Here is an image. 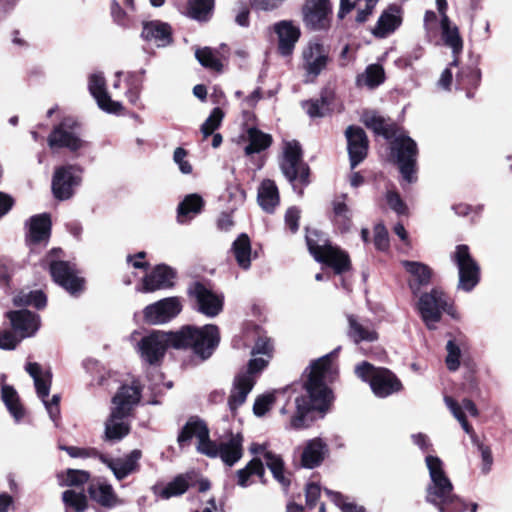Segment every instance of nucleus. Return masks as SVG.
I'll return each mask as SVG.
<instances>
[{
  "mask_svg": "<svg viewBox=\"0 0 512 512\" xmlns=\"http://www.w3.org/2000/svg\"><path fill=\"white\" fill-rule=\"evenodd\" d=\"M213 0H189L188 15L198 21H205L213 9Z\"/></svg>",
  "mask_w": 512,
  "mask_h": 512,
  "instance_id": "nucleus-48",
  "label": "nucleus"
},
{
  "mask_svg": "<svg viewBox=\"0 0 512 512\" xmlns=\"http://www.w3.org/2000/svg\"><path fill=\"white\" fill-rule=\"evenodd\" d=\"M440 26L445 45L452 49L454 58H458V55L463 50V40L458 27L450 21L449 17H444V19L440 21Z\"/></svg>",
  "mask_w": 512,
  "mask_h": 512,
  "instance_id": "nucleus-37",
  "label": "nucleus"
},
{
  "mask_svg": "<svg viewBox=\"0 0 512 512\" xmlns=\"http://www.w3.org/2000/svg\"><path fill=\"white\" fill-rule=\"evenodd\" d=\"M203 206L204 200L199 194L193 193L185 196L177 208L178 222L183 224L190 221L202 211Z\"/></svg>",
  "mask_w": 512,
  "mask_h": 512,
  "instance_id": "nucleus-36",
  "label": "nucleus"
},
{
  "mask_svg": "<svg viewBox=\"0 0 512 512\" xmlns=\"http://www.w3.org/2000/svg\"><path fill=\"white\" fill-rule=\"evenodd\" d=\"M306 242L309 252L316 261L331 266L336 273L349 269L348 255L336 246H332L328 239L317 230H307Z\"/></svg>",
  "mask_w": 512,
  "mask_h": 512,
  "instance_id": "nucleus-5",
  "label": "nucleus"
},
{
  "mask_svg": "<svg viewBox=\"0 0 512 512\" xmlns=\"http://www.w3.org/2000/svg\"><path fill=\"white\" fill-rule=\"evenodd\" d=\"M264 472L262 461L258 458H253L244 468L237 471V483L239 486L245 488L250 485L249 479L251 476L257 475L263 477Z\"/></svg>",
  "mask_w": 512,
  "mask_h": 512,
  "instance_id": "nucleus-47",
  "label": "nucleus"
},
{
  "mask_svg": "<svg viewBox=\"0 0 512 512\" xmlns=\"http://www.w3.org/2000/svg\"><path fill=\"white\" fill-rule=\"evenodd\" d=\"M280 166L283 174L292 183L294 189H296V181L301 184L308 183L309 168L302 161L301 147L298 142L291 141L285 143Z\"/></svg>",
  "mask_w": 512,
  "mask_h": 512,
  "instance_id": "nucleus-10",
  "label": "nucleus"
},
{
  "mask_svg": "<svg viewBox=\"0 0 512 512\" xmlns=\"http://www.w3.org/2000/svg\"><path fill=\"white\" fill-rule=\"evenodd\" d=\"M192 438L197 440L196 450L198 453L212 455L213 452L209 448L213 441L210 439L209 429L203 420L196 417H192L186 422L177 437V442L182 446Z\"/></svg>",
  "mask_w": 512,
  "mask_h": 512,
  "instance_id": "nucleus-16",
  "label": "nucleus"
},
{
  "mask_svg": "<svg viewBox=\"0 0 512 512\" xmlns=\"http://www.w3.org/2000/svg\"><path fill=\"white\" fill-rule=\"evenodd\" d=\"M363 122L376 134L382 135L386 139L391 138L395 134L393 126L376 113H365L363 115Z\"/></svg>",
  "mask_w": 512,
  "mask_h": 512,
  "instance_id": "nucleus-46",
  "label": "nucleus"
},
{
  "mask_svg": "<svg viewBox=\"0 0 512 512\" xmlns=\"http://www.w3.org/2000/svg\"><path fill=\"white\" fill-rule=\"evenodd\" d=\"M20 341V337L18 338L12 331L0 330V349L14 350Z\"/></svg>",
  "mask_w": 512,
  "mask_h": 512,
  "instance_id": "nucleus-58",
  "label": "nucleus"
},
{
  "mask_svg": "<svg viewBox=\"0 0 512 512\" xmlns=\"http://www.w3.org/2000/svg\"><path fill=\"white\" fill-rule=\"evenodd\" d=\"M457 66H458V58H454L452 60V62L449 64V66L446 69H444V71L440 75V78L438 80V86L440 88H442L444 90L450 89V86L452 83V78H453L452 68L457 67Z\"/></svg>",
  "mask_w": 512,
  "mask_h": 512,
  "instance_id": "nucleus-61",
  "label": "nucleus"
},
{
  "mask_svg": "<svg viewBox=\"0 0 512 512\" xmlns=\"http://www.w3.org/2000/svg\"><path fill=\"white\" fill-rule=\"evenodd\" d=\"M446 350V365L450 371H456L460 366V348L453 340H449L446 345Z\"/></svg>",
  "mask_w": 512,
  "mask_h": 512,
  "instance_id": "nucleus-54",
  "label": "nucleus"
},
{
  "mask_svg": "<svg viewBox=\"0 0 512 512\" xmlns=\"http://www.w3.org/2000/svg\"><path fill=\"white\" fill-rule=\"evenodd\" d=\"M347 149L351 168H355L362 162L368 151V139L364 130L358 126H349L345 131Z\"/></svg>",
  "mask_w": 512,
  "mask_h": 512,
  "instance_id": "nucleus-23",
  "label": "nucleus"
},
{
  "mask_svg": "<svg viewBox=\"0 0 512 512\" xmlns=\"http://www.w3.org/2000/svg\"><path fill=\"white\" fill-rule=\"evenodd\" d=\"M417 309L428 329H435L441 320L442 313L447 312L455 317L452 307L449 306L446 295L439 289H432L420 296Z\"/></svg>",
  "mask_w": 512,
  "mask_h": 512,
  "instance_id": "nucleus-7",
  "label": "nucleus"
},
{
  "mask_svg": "<svg viewBox=\"0 0 512 512\" xmlns=\"http://www.w3.org/2000/svg\"><path fill=\"white\" fill-rule=\"evenodd\" d=\"M187 152L185 149L178 147L173 154V160L178 165L179 170L183 174H190L192 172L191 164L186 160Z\"/></svg>",
  "mask_w": 512,
  "mask_h": 512,
  "instance_id": "nucleus-59",
  "label": "nucleus"
},
{
  "mask_svg": "<svg viewBox=\"0 0 512 512\" xmlns=\"http://www.w3.org/2000/svg\"><path fill=\"white\" fill-rule=\"evenodd\" d=\"M247 140L249 143L244 149L246 155L260 153L272 143V137L257 128H249L247 130Z\"/></svg>",
  "mask_w": 512,
  "mask_h": 512,
  "instance_id": "nucleus-41",
  "label": "nucleus"
},
{
  "mask_svg": "<svg viewBox=\"0 0 512 512\" xmlns=\"http://www.w3.org/2000/svg\"><path fill=\"white\" fill-rule=\"evenodd\" d=\"M182 310V303L178 297L161 299L145 307L144 319L152 325L164 324L176 317Z\"/></svg>",
  "mask_w": 512,
  "mask_h": 512,
  "instance_id": "nucleus-19",
  "label": "nucleus"
},
{
  "mask_svg": "<svg viewBox=\"0 0 512 512\" xmlns=\"http://www.w3.org/2000/svg\"><path fill=\"white\" fill-rule=\"evenodd\" d=\"M6 316L20 339L34 336L40 327L39 315L28 310L10 311Z\"/></svg>",
  "mask_w": 512,
  "mask_h": 512,
  "instance_id": "nucleus-24",
  "label": "nucleus"
},
{
  "mask_svg": "<svg viewBox=\"0 0 512 512\" xmlns=\"http://www.w3.org/2000/svg\"><path fill=\"white\" fill-rule=\"evenodd\" d=\"M425 463L431 480L427 487V502L434 505L439 512L465 511L466 504L453 494V485L444 471L442 460L428 455Z\"/></svg>",
  "mask_w": 512,
  "mask_h": 512,
  "instance_id": "nucleus-4",
  "label": "nucleus"
},
{
  "mask_svg": "<svg viewBox=\"0 0 512 512\" xmlns=\"http://www.w3.org/2000/svg\"><path fill=\"white\" fill-rule=\"evenodd\" d=\"M195 57L199 63L206 68L215 71H220L222 68L221 61L216 56L215 52L209 47L196 49Z\"/></svg>",
  "mask_w": 512,
  "mask_h": 512,
  "instance_id": "nucleus-49",
  "label": "nucleus"
},
{
  "mask_svg": "<svg viewBox=\"0 0 512 512\" xmlns=\"http://www.w3.org/2000/svg\"><path fill=\"white\" fill-rule=\"evenodd\" d=\"M402 265L411 276L409 287L414 295L430 283L432 271L427 265L414 261H402Z\"/></svg>",
  "mask_w": 512,
  "mask_h": 512,
  "instance_id": "nucleus-31",
  "label": "nucleus"
},
{
  "mask_svg": "<svg viewBox=\"0 0 512 512\" xmlns=\"http://www.w3.org/2000/svg\"><path fill=\"white\" fill-rule=\"evenodd\" d=\"M274 32L278 36V50L282 56L292 54L300 37V29L292 21L283 20L274 25Z\"/></svg>",
  "mask_w": 512,
  "mask_h": 512,
  "instance_id": "nucleus-26",
  "label": "nucleus"
},
{
  "mask_svg": "<svg viewBox=\"0 0 512 512\" xmlns=\"http://www.w3.org/2000/svg\"><path fill=\"white\" fill-rule=\"evenodd\" d=\"M89 480V473L84 470L69 469L62 484L65 486H81Z\"/></svg>",
  "mask_w": 512,
  "mask_h": 512,
  "instance_id": "nucleus-56",
  "label": "nucleus"
},
{
  "mask_svg": "<svg viewBox=\"0 0 512 512\" xmlns=\"http://www.w3.org/2000/svg\"><path fill=\"white\" fill-rule=\"evenodd\" d=\"M243 436L241 433H231L222 438L217 444L215 441L210 446L212 455L209 458L219 457L229 467L235 465L243 456Z\"/></svg>",
  "mask_w": 512,
  "mask_h": 512,
  "instance_id": "nucleus-17",
  "label": "nucleus"
},
{
  "mask_svg": "<svg viewBox=\"0 0 512 512\" xmlns=\"http://www.w3.org/2000/svg\"><path fill=\"white\" fill-rule=\"evenodd\" d=\"M174 271L166 265L156 266L143 279V284L138 291L153 292L160 289H166L173 286Z\"/></svg>",
  "mask_w": 512,
  "mask_h": 512,
  "instance_id": "nucleus-28",
  "label": "nucleus"
},
{
  "mask_svg": "<svg viewBox=\"0 0 512 512\" xmlns=\"http://www.w3.org/2000/svg\"><path fill=\"white\" fill-rule=\"evenodd\" d=\"M189 487L188 479L184 475H178L171 482L166 485L156 484L152 487L154 495L162 498L169 499L184 494Z\"/></svg>",
  "mask_w": 512,
  "mask_h": 512,
  "instance_id": "nucleus-39",
  "label": "nucleus"
},
{
  "mask_svg": "<svg viewBox=\"0 0 512 512\" xmlns=\"http://www.w3.org/2000/svg\"><path fill=\"white\" fill-rule=\"evenodd\" d=\"M89 494L102 506L112 507L117 504V497L110 484L98 482L90 485Z\"/></svg>",
  "mask_w": 512,
  "mask_h": 512,
  "instance_id": "nucleus-42",
  "label": "nucleus"
},
{
  "mask_svg": "<svg viewBox=\"0 0 512 512\" xmlns=\"http://www.w3.org/2000/svg\"><path fill=\"white\" fill-rule=\"evenodd\" d=\"M51 221L47 214L31 217L28 241L32 244L47 242L50 236Z\"/></svg>",
  "mask_w": 512,
  "mask_h": 512,
  "instance_id": "nucleus-35",
  "label": "nucleus"
},
{
  "mask_svg": "<svg viewBox=\"0 0 512 512\" xmlns=\"http://www.w3.org/2000/svg\"><path fill=\"white\" fill-rule=\"evenodd\" d=\"M1 394L2 400L9 413L13 416L16 422H19L24 417L25 412L16 390L12 386L3 385Z\"/></svg>",
  "mask_w": 512,
  "mask_h": 512,
  "instance_id": "nucleus-43",
  "label": "nucleus"
},
{
  "mask_svg": "<svg viewBox=\"0 0 512 512\" xmlns=\"http://www.w3.org/2000/svg\"><path fill=\"white\" fill-rule=\"evenodd\" d=\"M268 365V361L262 358L251 359L246 371L237 375L234 386L228 399V405L231 411H235L241 406L247 395L251 392L255 384V375L262 371Z\"/></svg>",
  "mask_w": 512,
  "mask_h": 512,
  "instance_id": "nucleus-8",
  "label": "nucleus"
},
{
  "mask_svg": "<svg viewBox=\"0 0 512 512\" xmlns=\"http://www.w3.org/2000/svg\"><path fill=\"white\" fill-rule=\"evenodd\" d=\"M13 301L17 306L33 305L39 309L46 305V296L41 291L21 292L14 297Z\"/></svg>",
  "mask_w": 512,
  "mask_h": 512,
  "instance_id": "nucleus-50",
  "label": "nucleus"
},
{
  "mask_svg": "<svg viewBox=\"0 0 512 512\" xmlns=\"http://www.w3.org/2000/svg\"><path fill=\"white\" fill-rule=\"evenodd\" d=\"M334 224L341 232H347L351 227V210L345 203V196L333 202Z\"/></svg>",
  "mask_w": 512,
  "mask_h": 512,
  "instance_id": "nucleus-45",
  "label": "nucleus"
},
{
  "mask_svg": "<svg viewBox=\"0 0 512 512\" xmlns=\"http://www.w3.org/2000/svg\"><path fill=\"white\" fill-rule=\"evenodd\" d=\"M78 122L72 117L64 118L59 125L55 126L48 137L50 148H67L76 152L85 147L86 142L76 132Z\"/></svg>",
  "mask_w": 512,
  "mask_h": 512,
  "instance_id": "nucleus-13",
  "label": "nucleus"
},
{
  "mask_svg": "<svg viewBox=\"0 0 512 512\" xmlns=\"http://www.w3.org/2000/svg\"><path fill=\"white\" fill-rule=\"evenodd\" d=\"M452 260L459 271L458 287L464 291H471L479 282L480 268L472 258L467 245H458L452 254Z\"/></svg>",
  "mask_w": 512,
  "mask_h": 512,
  "instance_id": "nucleus-12",
  "label": "nucleus"
},
{
  "mask_svg": "<svg viewBox=\"0 0 512 512\" xmlns=\"http://www.w3.org/2000/svg\"><path fill=\"white\" fill-rule=\"evenodd\" d=\"M62 500L66 506L73 508L77 512L84 511L87 506L85 495L81 492H75L74 490L64 491Z\"/></svg>",
  "mask_w": 512,
  "mask_h": 512,
  "instance_id": "nucleus-52",
  "label": "nucleus"
},
{
  "mask_svg": "<svg viewBox=\"0 0 512 512\" xmlns=\"http://www.w3.org/2000/svg\"><path fill=\"white\" fill-rule=\"evenodd\" d=\"M50 273L53 280L71 295H77L83 291L84 279L78 275L74 265L65 261H52Z\"/></svg>",
  "mask_w": 512,
  "mask_h": 512,
  "instance_id": "nucleus-18",
  "label": "nucleus"
},
{
  "mask_svg": "<svg viewBox=\"0 0 512 512\" xmlns=\"http://www.w3.org/2000/svg\"><path fill=\"white\" fill-rule=\"evenodd\" d=\"M385 72L381 65L371 64L367 66L365 71L358 75L356 83L358 86H365L373 89L384 82Z\"/></svg>",
  "mask_w": 512,
  "mask_h": 512,
  "instance_id": "nucleus-44",
  "label": "nucleus"
},
{
  "mask_svg": "<svg viewBox=\"0 0 512 512\" xmlns=\"http://www.w3.org/2000/svg\"><path fill=\"white\" fill-rule=\"evenodd\" d=\"M402 23L400 10L391 6L380 15L376 26L372 29L374 36L385 38L393 33Z\"/></svg>",
  "mask_w": 512,
  "mask_h": 512,
  "instance_id": "nucleus-32",
  "label": "nucleus"
},
{
  "mask_svg": "<svg viewBox=\"0 0 512 512\" xmlns=\"http://www.w3.org/2000/svg\"><path fill=\"white\" fill-rule=\"evenodd\" d=\"M307 81H313L327 66L329 51L317 41H310L302 51Z\"/></svg>",
  "mask_w": 512,
  "mask_h": 512,
  "instance_id": "nucleus-20",
  "label": "nucleus"
},
{
  "mask_svg": "<svg viewBox=\"0 0 512 512\" xmlns=\"http://www.w3.org/2000/svg\"><path fill=\"white\" fill-rule=\"evenodd\" d=\"M224 118V112L221 108L216 107L212 110L208 118L201 126V133L204 138L212 135L217 130Z\"/></svg>",
  "mask_w": 512,
  "mask_h": 512,
  "instance_id": "nucleus-51",
  "label": "nucleus"
},
{
  "mask_svg": "<svg viewBox=\"0 0 512 512\" xmlns=\"http://www.w3.org/2000/svg\"><path fill=\"white\" fill-rule=\"evenodd\" d=\"M88 87L101 110L111 114L121 112L123 106L120 102L112 100L108 95L106 81L102 73H93L89 77Z\"/></svg>",
  "mask_w": 512,
  "mask_h": 512,
  "instance_id": "nucleus-22",
  "label": "nucleus"
},
{
  "mask_svg": "<svg viewBox=\"0 0 512 512\" xmlns=\"http://www.w3.org/2000/svg\"><path fill=\"white\" fill-rule=\"evenodd\" d=\"M324 100H312L303 103V108L310 117H321L323 116Z\"/></svg>",
  "mask_w": 512,
  "mask_h": 512,
  "instance_id": "nucleus-63",
  "label": "nucleus"
},
{
  "mask_svg": "<svg viewBox=\"0 0 512 512\" xmlns=\"http://www.w3.org/2000/svg\"><path fill=\"white\" fill-rule=\"evenodd\" d=\"M338 349L317 359L310 366L308 380L305 383L307 396L295 399L297 413L290 421L293 429L304 428L305 415L311 410L324 411L332 400L328 383L335 380L338 369L334 362Z\"/></svg>",
  "mask_w": 512,
  "mask_h": 512,
  "instance_id": "nucleus-2",
  "label": "nucleus"
},
{
  "mask_svg": "<svg viewBox=\"0 0 512 512\" xmlns=\"http://www.w3.org/2000/svg\"><path fill=\"white\" fill-rule=\"evenodd\" d=\"M188 295L193 301L196 311L207 317L213 318L223 309V296L215 293L203 283L191 284L188 288Z\"/></svg>",
  "mask_w": 512,
  "mask_h": 512,
  "instance_id": "nucleus-14",
  "label": "nucleus"
},
{
  "mask_svg": "<svg viewBox=\"0 0 512 512\" xmlns=\"http://www.w3.org/2000/svg\"><path fill=\"white\" fill-rule=\"evenodd\" d=\"M257 200L265 212H274L280 202L278 188L274 181L265 179L261 182L258 188Z\"/></svg>",
  "mask_w": 512,
  "mask_h": 512,
  "instance_id": "nucleus-34",
  "label": "nucleus"
},
{
  "mask_svg": "<svg viewBox=\"0 0 512 512\" xmlns=\"http://www.w3.org/2000/svg\"><path fill=\"white\" fill-rule=\"evenodd\" d=\"M273 353V344L271 342V339L267 337H259L257 342L255 343L251 354L254 358H262L264 360H269L272 357Z\"/></svg>",
  "mask_w": 512,
  "mask_h": 512,
  "instance_id": "nucleus-53",
  "label": "nucleus"
},
{
  "mask_svg": "<svg viewBox=\"0 0 512 512\" xmlns=\"http://www.w3.org/2000/svg\"><path fill=\"white\" fill-rule=\"evenodd\" d=\"M392 150L395 153L400 173L404 180L412 183L416 180V163L418 148L416 142L407 135L399 134L395 137Z\"/></svg>",
  "mask_w": 512,
  "mask_h": 512,
  "instance_id": "nucleus-9",
  "label": "nucleus"
},
{
  "mask_svg": "<svg viewBox=\"0 0 512 512\" xmlns=\"http://www.w3.org/2000/svg\"><path fill=\"white\" fill-rule=\"evenodd\" d=\"M141 37L157 47H166L172 41L171 27L159 20L146 21L143 22Z\"/></svg>",
  "mask_w": 512,
  "mask_h": 512,
  "instance_id": "nucleus-27",
  "label": "nucleus"
},
{
  "mask_svg": "<svg viewBox=\"0 0 512 512\" xmlns=\"http://www.w3.org/2000/svg\"><path fill=\"white\" fill-rule=\"evenodd\" d=\"M141 399V385L133 380L122 385L112 398V407L105 422V439L119 441L130 432V417Z\"/></svg>",
  "mask_w": 512,
  "mask_h": 512,
  "instance_id": "nucleus-3",
  "label": "nucleus"
},
{
  "mask_svg": "<svg viewBox=\"0 0 512 512\" xmlns=\"http://www.w3.org/2000/svg\"><path fill=\"white\" fill-rule=\"evenodd\" d=\"M330 12L329 0H309L304 8V20L312 29H324L328 26Z\"/></svg>",
  "mask_w": 512,
  "mask_h": 512,
  "instance_id": "nucleus-25",
  "label": "nucleus"
},
{
  "mask_svg": "<svg viewBox=\"0 0 512 512\" xmlns=\"http://www.w3.org/2000/svg\"><path fill=\"white\" fill-rule=\"evenodd\" d=\"M142 452L138 449L132 450L124 457L111 458L109 456L99 454V460L105 464L113 473L117 480H123L129 475L139 470V460Z\"/></svg>",
  "mask_w": 512,
  "mask_h": 512,
  "instance_id": "nucleus-21",
  "label": "nucleus"
},
{
  "mask_svg": "<svg viewBox=\"0 0 512 512\" xmlns=\"http://www.w3.org/2000/svg\"><path fill=\"white\" fill-rule=\"evenodd\" d=\"M330 499L342 510V512H365L364 508L354 503L347 502L343 495L338 492L326 490Z\"/></svg>",
  "mask_w": 512,
  "mask_h": 512,
  "instance_id": "nucleus-55",
  "label": "nucleus"
},
{
  "mask_svg": "<svg viewBox=\"0 0 512 512\" xmlns=\"http://www.w3.org/2000/svg\"><path fill=\"white\" fill-rule=\"evenodd\" d=\"M327 452L326 444L319 438L309 440L301 455V465L312 469L321 464Z\"/></svg>",
  "mask_w": 512,
  "mask_h": 512,
  "instance_id": "nucleus-33",
  "label": "nucleus"
},
{
  "mask_svg": "<svg viewBox=\"0 0 512 512\" xmlns=\"http://www.w3.org/2000/svg\"><path fill=\"white\" fill-rule=\"evenodd\" d=\"M356 375L365 382H369L373 393L385 398L402 388L400 380L386 368H376L364 361L355 367Z\"/></svg>",
  "mask_w": 512,
  "mask_h": 512,
  "instance_id": "nucleus-6",
  "label": "nucleus"
},
{
  "mask_svg": "<svg viewBox=\"0 0 512 512\" xmlns=\"http://www.w3.org/2000/svg\"><path fill=\"white\" fill-rule=\"evenodd\" d=\"M349 337L355 342L360 341L373 342L378 339V334L370 323L358 321L353 315L348 316Z\"/></svg>",
  "mask_w": 512,
  "mask_h": 512,
  "instance_id": "nucleus-38",
  "label": "nucleus"
},
{
  "mask_svg": "<svg viewBox=\"0 0 512 512\" xmlns=\"http://www.w3.org/2000/svg\"><path fill=\"white\" fill-rule=\"evenodd\" d=\"M444 402L453 416L459 421L463 430L470 435L472 441H476V435L473 428L466 420L464 411H467L471 416H478V409L476 405L469 399H464L462 404H458L453 398L449 396L444 397Z\"/></svg>",
  "mask_w": 512,
  "mask_h": 512,
  "instance_id": "nucleus-30",
  "label": "nucleus"
},
{
  "mask_svg": "<svg viewBox=\"0 0 512 512\" xmlns=\"http://www.w3.org/2000/svg\"><path fill=\"white\" fill-rule=\"evenodd\" d=\"M251 454H263L265 464L272 472L274 478L284 487L290 484L289 479L285 475L284 462L279 455L267 450L266 444L252 443L249 447Z\"/></svg>",
  "mask_w": 512,
  "mask_h": 512,
  "instance_id": "nucleus-29",
  "label": "nucleus"
},
{
  "mask_svg": "<svg viewBox=\"0 0 512 512\" xmlns=\"http://www.w3.org/2000/svg\"><path fill=\"white\" fill-rule=\"evenodd\" d=\"M273 394H265L256 398L253 406L254 414L257 416H263L274 403Z\"/></svg>",
  "mask_w": 512,
  "mask_h": 512,
  "instance_id": "nucleus-57",
  "label": "nucleus"
},
{
  "mask_svg": "<svg viewBox=\"0 0 512 512\" xmlns=\"http://www.w3.org/2000/svg\"><path fill=\"white\" fill-rule=\"evenodd\" d=\"M386 200L391 209H393L398 214L406 213V205L400 198L399 194L393 191L387 192Z\"/></svg>",
  "mask_w": 512,
  "mask_h": 512,
  "instance_id": "nucleus-62",
  "label": "nucleus"
},
{
  "mask_svg": "<svg viewBox=\"0 0 512 512\" xmlns=\"http://www.w3.org/2000/svg\"><path fill=\"white\" fill-rule=\"evenodd\" d=\"M231 250L238 266L244 270H248L252 260V248L248 235L245 233L240 234L233 242Z\"/></svg>",
  "mask_w": 512,
  "mask_h": 512,
  "instance_id": "nucleus-40",
  "label": "nucleus"
},
{
  "mask_svg": "<svg viewBox=\"0 0 512 512\" xmlns=\"http://www.w3.org/2000/svg\"><path fill=\"white\" fill-rule=\"evenodd\" d=\"M220 341L219 329L216 325L207 324L203 327L185 326L177 332L153 331L138 343V351L142 360L155 365L164 357L168 347L176 349L191 348L202 359L209 358Z\"/></svg>",
  "mask_w": 512,
  "mask_h": 512,
  "instance_id": "nucleus-1",
  "label": "nucleus"
},
{
  "mask_svg": "<svg viewBox=\"0 0 512 512\" xmlns=\"http://www.w3.org/2000/svg\"><path fill=\"white\" fill-rule=\"evenodd\" d=\"M81 172V168L76 165L56 168L52 178V192L55 198L59 200L71 198L75 187L80 185Z\"/></svg>",
  "mask_w": 512,
  "mask_h": 512,
  "instance_id": "nucleus-15",
  "label": "nucleus"
},
{
  "mask_svg": "<svg viewBox=\"0 0 512 512\" xmlns=\"http://www.w3.org/2000/svg\"><path fill=\"white\" fill-rule=\"evenodd\" d=\"M299 218L300 211L295 207L289 208L285 214V222L293 233L299 228Z\"/></svg>",
  "mask_w": 512,
  "mask_h": 512,
  "instance_id": "nucleus-64",
  "label": "nucleus"
},
{
  "mask_svg": "<svg viewBox=\"0 0 512 512\" xmlns=\"http://www.w3.org/2000/svg\"><path fill=\"white\" fill-rule=\"evenodd\" d=\"M374 244L379 250H386L389 246L388 232L381 224L374 228Z\"/></svg>",
  "mask_w": 512,
  "mask_h": 512,
  "instance_id": "nucleus-60",
  "label": "nucleus"
},
{
  "mask_svg": "<svg viewBox=\"0 0 512 512\" xmlns=\"http://www.w3.org/2000/svg\"><path fill=\"white\" fill-rule=\"evenodd\" d=\"M25 370L33 378L35 389L39 398L42 399L45 408L53 421H56L60 414L59 395H53L50 401L45 398L49 395L52 374L49 370H44L38 363L29 362L26 364Z\"/></svg>",
  "mask_w": 512,
  "mask_h": 512,
  "instance_id": "nucleus-11",
  "label": "nucleus"
}]
</instances>
